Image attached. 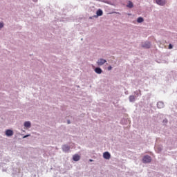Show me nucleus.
<instances>
[{
	"label": "nucleus",
	"instance_id": "nucleus-13",
	"mask_svg": "<svg viewBox=\"0 0 177 177\" xmlns=\"http://www.w3.org/2000/svg\"><path fill=\"white\" fill-rule=\"evenodd\" d=\"M96 14H97V16H103V11L102 10H98Z\"/></svg>",
	"mask_w": 177,
	"mask_h": 177
},
{
	"label": "nucleus",
	"instance_id": "nucleus-7",
	"mask_svg": "<svg viewBox=\"0 0 177 177\" xmlns=\"http://www.w3.org/2000/svg\"><path fill=\"white\" fill-rule=\"evenodd\" d=\"M156 3L158 5H160L161 6H164V4L165 3V0H156Z\"/></svg>",
	"mask_w": 177,
	"mask_h": 177
},
{
	"label": "nucleus",
	"instance_id": "nucleus-6",
	"mask_svg": "<svg viewBox=\"0 0 177 177\" xmlns=\"http://www.w3.org/2000/svg\"><path fill=\"white\" fill-rule=\"evenodd\" d=\"M62 150L63 151H65V153H67V151H70V147L68 145H64L62 147Z\"/></svg>",
	"mask_w": 177,
	"mask_h": 177
},
{
	"label": "nucleus",
	"instance_id": "nucleus-19",
	"mask_svg": "<svg viewBox=\"0 0 177 177\" xmlns=\"http://www.w3.org/2000/svg\"><path fill=\"white\" fill-rule=\"evenodd\" d=\"M111 68H113L111 66L108 67V70H111Z\"/></svg>",
	"mask_w": 177,
	"mask_h": 177
},
{
	"label": "nucleus",
	"instance_id": "nucleus-20",
	"mask_svg": "<svg viewBox=\"0 0 177 177\" xmlns=\"http://www.w3.org/2000/svg\"><path fill=\"white\" fill-rule=\"evenodd\" d=\"M89 161H90L91 162H92V161H93V160L90 159Z\"/></svg>",
	"mask_w": 177,
	"mask_h": 177
},
{
	"label": "nucleus",
	"instance_id": "nucleus-10",
	"mask_svg": "<svg viewBox=\"0 0 177 177\" xmlns=\"http://www.w3.org/2000/svg\"><path fill=\"white\" fill-rule=\"evenodd\" d=\"M103 71H102V68H95V72L97 73V74H102Z\"/></svg>",
	"mask_w": 177,
	"mask_h": 177
},
{
	"label": "nucleus",
	"instance_id": "nucleus-14",
	"mask_svg": "<svg viewBox=\"0 0 177 177\" xmlns=\"http://www.w3.org/2000/svg\"><path fill=\"white\" fill-rule=\"evenodd\" d=\"M138 23H143L144 19L142 17H138L137 19Z\"/></svg>",
	"mask_w": 177,
	"mask_h": 177
},
{
	"label": "nucleus",
	"instance_id": "nucleus-15",
	"mask_svg": "<svg viewBox=\"0 0 177 177\" xmlns=\"http://www.w3.org/2000/svg\"><path fill=\"white\" fill-rule=\"evenodd\" d=\"M129 100H130V102H134L135 101V96L134 95H130L129 96Z\"/></svg>",
	"mask_w": 177,
	"mask_h": 177
},
{
	"label": "nucleus",
	"instance_id": "nucleus-1",
	"mask_svg": "<svg viewBox=\"0 0 177 177\" xmlns=\"http://www.w3.org/2000/svg\"><path fill=\"white\" fill-rule=\"evenodd\" d=\"M142 162H144L145 164L147 162H151V157H150L149 156H144L142 159Z\"/></svg>",
	"mask_w": 177,
	"mask_h": 177
},
{
	"label": "nucleus",
	"instance_id": "nucleus-21",
	"mask_svg": "<svg viewBox=\"0 0 177 177\" xmlns=\"http://www.w3.org/2000/svg\"><path fill=\"white\" fill-rule=\"evenodd\" d=\"M68 124H70V120H68Z\"/></svg>",
	"mask_w": 177,
	"mask_h": 177
},
{
	"label": "nucleus",
	"instance_id": "nucleus-17",
	"mask_svg": "<svg viewBox=\"0 0 177 177\" xmlns=\"http://www.w3.org/2000/svg\"><path fill=\"white\" fill-rule=\"evenodd\" d=\"M3 27V23H0V28H2Z\"/></svg>",
	"mask_w": 177,
	"mask_h": 177
},
{
	"label": "nucleus",
	"instance_id": "nucleus-8",
	"mask_svg": "<svg viewBox=\"0 0 177 177\" xmlns=\"http://www.w3.org/2000/svg\"><path fill=\"white\" fill-rule=\"evenodd\" d=\"M143 48H146L147 49H149L151 45L150 44V42H145V44H143Z\"/></svg>",
	"mask_w": 177,
	"mask_h": 177
},
{
	"label": "nucleus",
	"instance_id": "nucleus-3",
	"mask_svg": "<svg viewBox=\"0 0 177 177\" xmlns=\"http://www.w3.org/2000/svg\"><path fill=\"white\" fill-rule=\"evenodd\" d=\"M103 157L105 160H110V158H111V155H110V153L109 152H104L103 153Z\"/></svg>",
	"mask_w": 177,
	"mask_h": 177
},
{
	"label": "nucleus",
	"instance_id": "nucleus-18",
	"mask_svg": "<svg viewBox=\"0 0 177 177\" xmlns=\"http://www.w3.org/2000/svg\"><path fill=\"white\" fill-rule=\"evenodd\" d=\"M28 136H30V135H26V136H24V138H28Z\"/></svg>",
	"mask_w": 177,
	"mask_h": 177
},
{
	"label": "nucleus",
	"instance_id": "nucleus-12",
	"mask_svg": "<svg viewBox=\"0 0 177 177\" xmlns=\"http://www.w3.org/2000/svg\"><path fill=\"white\" fill-rule=\"evenodd\" d=\"M127 8H129L130 9H132L133 8V3L132 1H129L128 4L127 5Z\"/></svg>",
	"mask_w": 177,
	"mask_h": 177
},
{
	"label": "nucleus",
	"instance_id": "nucleus-11",
	"mask_svg": "<svg viewBox=\"0 0 177 177\" xmlns=\"http://www.w3.org/2000/svg\"><path fill=\"white\" fill-rule=\"evenodd\" d=\"M24 127H25V128H30L31 127V122H25Z\"/></svg>",
	"mask_w": 177,
	"mask_h": 177
},
{
	"label": "nucleus",
	"instance_id": "nucleus-9",
	"mask_svg": "<svg viewBox=\"0 0 177 177\" xmlns=\"http://www.w3.org/2000/svg\"><path fill=\"white\" fill-rule=\"evenodd\" d=\"M157 106H158V109H162V107H164V102H158Z\"/></svg>",
	"mask_w": 177,
	"mask_h": 177
},
{
	"label": "nucleus",
	"instance_id": "nucleus-5",
	"mask_svg": "<svg viewBox=\"0 0 177 177\" xmlns=\"http://www.w3.org/2000/svg\"><path fill=\"white\" fill-rule=\"evenodd\" d=\"M6 136H13V131L10 129H8L6 131Z\"/></svg>",
	"mask_w": 177,
	"mask_h": 177
},
{
	"label": "nucleus",
	"instance_id": "nucleus-4",
	"mask_svg": "<svg viewBox=\"0 0 177 177\" xmlns=\"http://www.w3.org/2000/svg\"><path fill=\"white\" fill-rule=\"evenodd\" d=\"M80 159H81V156H80V155L78 154H75L73 156V161H80Z\"/></svg>",
	"mask_w": 177,
	"mask_h": 177
},
{
	"label": "nucleus",
	"instance_id": "nucleus-16",
	"mask_svg": "<svg viewBox=\"0 0 177 177\" xmlns=\"http://www.w3.org/2000/svg\"><path fill=\"white\" fill-rule=\"evenodd\" d=\"M172 48H174V46H172V44H169V49H172Z\"/></svg>",
	"mask_w": 177,
	"mask_h": 177
},
{
	"label": "nucleus",
	"instance_id": "nucleus-2",
	"mask_svg": "<svg viewBox=\"0 0 177 177\" xmlns=\"http://www.w3.org/2000/svg\"><path fill=\"white\" fill-rule=\"evenodd\" d=\"M104 63H107V61L104 59H100L97 62V64L98 66H103V64H104Z\"/></svg>",
	"mask_w": 177,
	"mask_h": 177
}]
</instances>
